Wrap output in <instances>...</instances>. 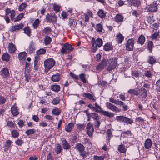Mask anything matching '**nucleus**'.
Instances as JSON below:
<instances>
[{
	"instance_id": "58",
	"label": "nucleus",
	"mask_w": 160,
	"mask_h": 160,
	"mask_svg": "<svg viewBox=\"0 0 160 160\" xmlns=\"http://www.w3.org/2000/svg\"><path fill=\"white\" fill-rule=\"evenodd\" d=\"M132 75L135 77H138L139 76L140 73L138 71H133L132 73Z\"/></svg>"
},
{
	"instance_id": "1",
	"label": "nucleus",
	"mask_w": 160,
	"mask_h": 160,
	"mask_svg": "<svg viewBox=\"0 0 160 160\" xmlns=\"http://www.w3.org/2000/svg\"><path fill=\"white\" fill-rule=\"evenodd\" d=\"M105 60V68L108 71H111L115 69L118 65L117 58H116Z\"/></svg>"
},
{
	"instance_id": "59",
	"label": "nucleus",
	"mask_w": 160,
	"mask_h": 160,
	"mask_svg": "<svg viewBox=\"0 0 160 160\" xmlns=\"http://www.w3.org/2000/svg\"><path fill=\"white\" fill-rule=\"evenodd\" d=\"M79 77L80 79L83 83H85L86 82L85 74L83 73L81 74L80 75Z\"/></svg>"
},
{
	"instance_id": "52",
	"label": "nucleus",
	"mask_w": 160,
	"mask_h": 160,
	"mask_svg": "<svg viewBox=\"0 0 160 160\" xmlns=\"http://www.w3.org/2000/svg\"><path fill=\"white\" fill-rule=\"evenodd\" d=\"M111 47L110 44L107 43L103 46V49L106 51H108L111 50Z\"/></svg>"
},
{
	"instance_id": "54",
	"label": "nucleus",
	"mask_w": 160,
	"mask_h": 160,
	"mask_svg": "<svg viewBox=\"0 0 160 160\" xmlns=\"http://www.w3.org/2000/svg\"><path fill=\"white\" fill-rule=\"evenodd\" d=\"M24 33L27 35L28 36H30V28L27 27L24 28Z\"/></svg>"
},
{
	"instance_id": "32",
	"label": "nucleus",
	"mask_w": 160,
	"mask_h": 160,
	"mask_svg": "<svg viewBox=\"0 0 160 160\" xmlns=\"http://www.w3.org/2000/svg\"><path fill=\"white\" fill-rule=\"evenodd\" d=\"M11 141L10 140L6 141L5 144L4 145L5 151L8 150L9 148L11 146Z\"/></svg>"
},
{
	"instance_id": "10",
	"label": "nucleus",
	"mask_w": 160,
	"mask_h": 160,
	"mask_svg": "<svg viewBox=\"0 0 160 160\" xmlns=\"http://www.w3.org/2000/svg\"><path fill=\"white\" fill-rule=\"evenodd\" d=\"M28 49L30 53H33L35 52V44L33 41H31L30 42Z\"/></svg>"
},
{
	"instance_id": "26",
	"label": "nucleus",
	"mask_w": 160,
	"mask_h": 160,
	"mask_svg": "<svg viewBox=\"0 0 160 160\" xmlns=\"http://www.w3.org/2000/svg\"><path fill=\"white\" fill-rule=\"evenodd\" d=\"M139 94L141 95L142 98H145L147 95V90L144 88H141L140 92H139Z\"/></svg>"
},
{
	"instance_id": "35",
	"label": "nucleus",
	"mask_w": 160,
	"mask_h": 160,
	"mask_svg": "<svg viewBox=\"0 0 160 160\" xmlns=\"http://www.w3.org/2000/svg\"><path fill=\"white\" fill-rule=\"evenodd\" d=\"M118 151L123 153H125L126 151V148L125 146L122 145H120L118 147Z\"/></svg>"
},
{
	"instance_id": "43",
	"label": "nucleus",
	"mask_w": 160,
	"mask_h": 160,
	"mask_svg": "<svg viewBox=\"0 0 160 160\" xmlns=\"http://www.w3.org/2000/svg\"><path fill=\"white\" fill-rule=\"evenodd\" d=\"M27 5L25 3H23L20 5L18 8V10L19 11H22L27 7Z\"/></svg>"
},
{
	"instance_id": "17",
	"label": "nucleus",
	"mask_w": 160,
	"mask_h": 160,
	"mask_svg": "<svg viewBox=\"0 0 160 160\" xmlns=\"http://www.w3.org/2000/svg\"><path fill=\"white\" fill-rule=\"evenodd\" d=\"M75 148L80 152H82L85 149V148L82 144L79 143L76 144L75 147Z\"/></svg>"
},
{
	"instance_id": "5",
	"label": "nucleus",
	"mask_w": 160,
	"mask_h": 160,
	"mask_svg": "<svg viewBox=\"0 0 160 160\" xmlns=\"http://www.w3.org/2000/svg\"><path fill=\"white\" fill-rule=\"evenodd\" d=\"M105 104L108 109L114 112H119L121 111L120 109L109 102H106Z\"/></svg>"
},
{
	"instance_id": "30",
	"label": "nucleus",
	"mask_w": 160,
	"mask_h": 160,
	"mask_svg": "<svg viewBox=\"0 0 160 160\" xmlns=\"http://www.w3.org/2000/svg\"><path fill=\"white\" fill-rule=\"evenodd\" d=\"M52 81L54 82H58L60 80V75L59 74L53 75L51 78Z\"/></svg>"
},
{
	"instance_id": "36",
	"label": "nucleus",
	"mask_w": 160,
	"mask_h": 160,
	"mask_svg": "<svg viewBox=\"0 0 160 160\" xmlns=\"http://www.w3.org/2000/svg\"><path fill=\"white\" fill-rule=\"evenodd\" d=\"M10 59V56L8 53H4L2 56V59L6 62H8Z\"/></svg>"
},
{
	"instance_id": "62",
	"label": "nucleus",
	"mask_w": 160,
	"mask_h": 160,
	"mask_svg": "<svg viewBox=\"0 0 160 160\" xmlns=\"http://www.w3.org/2000/svg\"><path fill=\"white\" fill-rule=\"evenodd\" d=\"M153 46V42L151 41H150L148 42V47L150 52H151Z\"/></svg>"
},
{
	"instance_id": "37",
	"label": "nucleus",
	"mask_w": 160,
	"mask_h": 160,
	"mask_svg": "<svg viewBox=\"0 0 160 160\" xmlns=\"http://www.w3.org/2000/svg\"><path fill=\"white\" fill-rule=\"evenodd\" d=\"M144 75L147 77L150 78L152 77V72L150 70L145 71L144 72Z\"/></svg>"
},
{
	"instance_id": "4",
	"label": "nucleus",
	"mask_w": 160,
	"mask_h": 160,
	"mask_svg": "<svg viewBox=\"0 0 160 160\" xmlns=\"http://www.w3.org/2000/svg\"><path fill=\"white\" fill-rule=\"evenodd\" d=\"M92 110L93 111L97 112H100L104 116H107L109 118L113 117L114 116V114L112 112L104 111L102 109H99V110L95 107L93 108Z\"/></svg>"
},
{
	"instance_id": "11",
	"label": "nucleus",
	"mask_w": 160,
	"mask_h": 160,
	"mask_svg": "<svg viewBox=\"0 0 160 160\" xmlns=\"http://www.w3.org/2000/svg\"><path fill=\"white\" fill-rule=\"evenodd\" d=\"M144 144L145 148L146 149H149L152 146V142L150 139L148 138L145 141Z\"/></svg>"
},
{
	"instance_id": "14",
	"label": "nucleus",
	"mask_w": 160,
	"mask_h": 160,
	"mask_svg": "<svg viewBox=\"0 0 160 160\" xmlns=\"http://www.w3.org/2000/svg\"><path fill=\"white\" fill-rule=\"evenodd\" d=\"M8 49L9 52L11 53H14L16 50L15 45L12 43H9L8 47Z\"/></svg>"
},
{
	"instance_id": "56",
	"label": "nucleus",
	"mask_w": 160,
	"mask_h": 160,
	"mask_svg": "<svg viewBox=\"0 0 160 160\" xmlns=\"http://www.w3.org/2000/svg\"><path fill=\"white\" fill-rule=\"evenodd\" d=\"M97 45L98 47L100 48L102 45V41L101 39L98 38L96 40Z\"/></svg>"
},
{
	"instance_id": "20",
	"label": "nucleus",
	"mask_w": 160,
	"mask_h": 160,
	"mask_svg": "<svg viewBox=\"0 0 160 160\" xmlns=\"http://www.w3.org/2000/svg\"><path fill=\"white\" fill-rule=\"evenodd\" d=\"M99 17L102 19L104 18L106 16V12L102 9H99L98 12Z\"/></svg>"
},
{
	"instance_id": "48",
	"label": "nucleus",
	"mask_w": 160,
	"mask_h": 160,
	"mask_svg": "<svg viewBox=\"0 0 160 160\" xmlns=\"http://www.w3.org/2000/svg\"><path fill=\"white\" fill-rule=\"evenodd\" d=\"M24 14L21 13L19 14L14 19V22H17L21 20L23 17Z\"/></svg>"
},
{
	"instance_id": "33",
	"label": "nucleus",
	"mask_w": 160,
	"mask_h": 160,
	"mask_svg": "<svg viewBox=\"0 0 160 160\" xmlns=\"http://www.w3.org/2000/svg\"><path fill=\"white\" fill-rule=\"evenodd\" d=\"M61 111L59 108H55L53 109L52 110V112L53 114L55 115H59L60 112Z\"/></svg>"
},
{
	"instance_id": "12",
	"label": "nucleus",
	"mask_w": 160,
	"mask_h": 160,
	"mask_svg": "<svg viewBox=\"0 0 160 160\" xmlns=\"http://www.w3.org/2000/svg\"><path fill=\"white\" fill-rule=\"evenodd\" d=\"M23 27V24L22 23H21L19 24L11 27L10 31L11 32H13L16 30L21 29Z\"/></svg>"
},
{
	"instance_id": "39",
	"label": "nucleus",
	"mask_w": 160,
	"mask_h": 160,
	"mask_svg": "<svg viewBox=\"0 0 160 160\" xmlns=\"http://www.w3.org/2000/svg\"><path fill=\"white\" fill-rule=\"evenodd\" d=\"M91 116L95 120H99L100 119V117L98 114L96 113H91Z\"/></svg>"
},
{
	"instance_id": "45",
	"label": "nucleus",
	"mask_w": 160,
	"mask_h": 160,
	"mask_svg": "<svg viewBox=\"0 0 160 160\" xmlns=\"http://www.w3.org/2000/svg\"><path fill=\"white\" fill-rule=\"evenodd\" d=\"M125 117L122 116H117L116 117V119L118 122H123Z\"/></svg>"
},
{
	"instance_id": "23",
	"label": "nucleus",
	"mask_w": 160,
	"mask_h": 160,
	"mask_svg": "<svg viewBox=\"0 0 160 160\" xmlns=\"http://www.w3.org/2000/svg\"><path fill=\"white\" fill-rule=\"evenodd\" d=\"M145 40V37L142 34L139 37L137 41V43L141 45H143L144 43Z\"/></svg>"
},
{
	"instance_id": "55",
	"label": "nucleus",
	"mask_w": 160,
	"mask_h": 160,
	"mask_svg": "<svg viewBox=\"0 0 160 160\" xmlns=\"http://www.w3.org/2000/svg\"><path fill=\"white\" fill-rule=\"evenodd\" d=\"M12 135L13 138H17L19 136V133L16 130H13L12 131Z\"/></svg>"
},
{
	"instance_id": "40",
	"label": "nucleus",
	"mask_w": 160,
	"mask_h": 160,
	"mask_svg": "<svg viewBox=\"0 0 160 160\" xmlns=\"http://www.w3.org/2000/svg\"><path fill=\"white\" fill-rule=\"evenodd\" d=\"M106 135L107 139L109 140L110 138L112 136V131L110 129L107 130L106 132Z\"/></svg>"
},
{
	"instance_id": "41",
	"label": "nucleus",
	"mask_w": 160,
	"mask_h": 160,
	"mask_svg": "<svg viewBox=\"0 0 160 160\" xmlns=\"http://www.w3.org/2000/svg\"><path fill=\"white\" fill-rule=\"evenodd\" d=\"M40 21L38 19H36L34 21L33 24V27L35 29H36L40 23Z\"/></svg>"
},
{
	"instance_id": "57",
	"label": "nucleus",
	"mask_w": 160,
	"mask_h": 160,
	"mask_svg": "<svg viewBox=\"0 0 160 160\" xmlns=\"http://www.w3.org/2000/svg\"><path fill=\"white\" fill-rule=\"evenodd\" d=\"M146 20L150 24L152 23L154 21L153 16L148 17H147Z\"/></svg>"
},
{
	"instance_id": "3",
	"label": "nucleus",
	"mask_w": 160,
	"mask_h": 160,
	"mask_svg": "<svg viewBox=\"0 0 160 160\" xmlns=\"http://www.w3.org/2000/svg\"><path fill=\"white\" fill-rule=\"evenodd\" d=\"M73 49V48L70 44L66 43L62 45L61 52L63 54H66L71 52Z\"/></svg>"
},
{
	"instance_id": "34",
	"label": "nucleus",
	"mask_w": 160,
	"mask_h": 160,
	"mask_svg": "<svg viewBox=\"0 0 160 160\" xmlns=\"http://www.w3.org/2000/svg\"><path fill=\"white\" fill-rule=\"evenodd\" d=\"M156 58L153 56H149L148 59V62L150 64L154 63L156 62Z\"/></svg>"
},
{
	"instance_id": "9",
	"label": "nucleus",
	"mask_w": 160,
	"mask_h": 160,
	"mask_svg": "<svg viewBox=\"0 0 160 160\" xmlns=\"http://www.w3.org/2000/svg\"><path fill=\"white\" fill-rule=\"evenodd\" d=\"M87 129L88 135L89 137H91L92 134L94 129L92 125L90 123H88V124Z\"/></svg>"
},
{
	"instance_id": "60",
	"label": "nucleus",
	"mask_w": 160,
	"mask_h": 160,
	"mask_svg": "<svg viewBox=\"0 0 160 160\" xmlns=\"http://www.w3.org/2000/svg\"><path fill=\"white\" fill-rule=\"evenodd\" d=\"M46 52V50L43 49H40L37 51L38 55L41 54H44Z\"/></svg>"
},
{
	"instance_id": "16",
	"label": "nucleus",
	"mask_w": 160,
	"mask_h": 160,
	"mask_svg": "<svg viewBox=\"0 0 160 160\" xmlns=\"http://www.w3.org/2000/svg\"><path fill=\"white\" fill-rule=\"evenodd\" d=\"M27 54L25 52H21L18 54V58L21 62V61H24L27 57Z\"/></svg>"
},
{
	"instance_id": "64",
	"label": "nucleus",
	"mask_w": 160,
	"mask_h": 160,
	"mask_svg": "<svg viewBox=\"0 0 160 160\" xmlns=\"http://www.w3.org/2000/svg\"><path fill=\"white\" fill-rule=\"evenodd\" d=\"M94 160H103L104 157L102 156H94L93 157Z\"/></svg>"
},
{
	"instance_id": "51",
	"label": "nucleus",
	"mask_w": 160,
	"mask_h": 160,
	"mask_svg": "<svg viewBox=\"0 0 160 160\" xmlns=\"http://www.w3.org/2000/svg\"><path fill=\"white\" fill-rule=\"evenodd\" d=\"M35 132V130L34 129H28L25 132V133L27 135H29L33 134Z\"/></svg>"
},
{
	"instance_id": "8",
	"label": "nucleus",
	"mask_w": 160,
	"mask_h": 160,
	"mask_svg": "<svg viewBox=\"0 0 160 160\" xmlns=\"http://www.w3.org/2000/svg\"><path fill=\"white\" fill-rule=\"evenodd\" d=\"M158 4L156 3H153L148 6L147 7L148 10L151 12H156L157 10Z\"/></svg>"
},
{
	"instance_id": "53",
	"label": "nucleus",
	"mask_w": 160,
	"mask_h": 160,
	"mask_svg": "<svg viewBox=\"0 0 160 160\" xmlns=\"http://www.w3.org/2000/svg\"><path fill=\"white\" fill-rule=\"evenodd\" d=\"M60 101V100L57 97L53 99L52 102V103L53 105H56L58 104Z\"/></svg>"
},
{
	"instance_id": "29",
	"label": "nucleus",
	"mask_w": 160,
	"mask_h": 160,
	"mask_svg": "<svg viewBox=\"0 0 160 160\" xmlns=\"http://www.w3.org/2000/svg\"><path fill=\"white\" fill-rule=\"evenodd\" d=\"M105 59L103 60L96 67L97 69L98 70H102L105 67Z\"/></svg>"
},
{
	"instance_id": "49",
	"label": "nucleus",
	"mask_w": 160,
	"mask_h": 160,
	"mask_svg": "<svg viewBox=\"0 0 160 160\" xmlns=\"http://www.w3.org/2000/svg\"><path fill=\"white\" fill-rule=\"evenodd\" d=\"M53 9L56 12H58L60 11L61 8L60 6L55 3L53 4Z\"/></svg>"
},
{
	"instance_id": "18",
	"label": "nucleus",
	"mask_w": 160,
	"mask_h": 160,
	"mask_svg": "<svg viewBox=\"0 0 160 160\" xmlns=\"http://www.w3.org/2000/svg\"><path fill=\"white\" fill-rule=\"evenodd\" d=\"M1 75L2 76L5 77H7L9 76V73L8 70L7 68H3L1 71Z\"/></svg>"
},
{
	"instance_id": "15",
	"label": "nucleus",
	"mask_w": 160,
	"mask_h": 160,
	"mask_svg": "<svg viewBox=\"0 0 160 160\" xmlns=\"http://www.w3.org/2000/svg\"><path fill=\"white\" fill-rule=\"evenodd\" d=\"M82 143L86 145L88 148H90L92 146V144L89 140L86 138H84L82 140Z\"/></svg>"
},
{
	"instance_id": "63",
	"label": "nucleus",
	"mask_w": 160,
	"mask_h": 160,
	"mask_svg": "<svg viewBox=\"0 0 160 160\" xmlns=\"http://www.w3.org/2000/svg\"><path fill=\"white\" fill-rule=\"evenodd\" d=\"M15 11L13 10H12V12L10 13V18L12 20H14L15 18H14L15 16Z\"/></svg>"
},
{
	"instance_id": "47",
	"label": "nucleus",
	"mask_w": 160,
	"mask_h": 160,
	"mask_svg": "<svg viewBox=\"0 0 160 160\" xmlns=\"http://www.w3.org/2000/svg\"><path fill=\"white\" fill-rule=\"evenodd\" d=\"M51 29L50 27H46L43 30V32L46 34H48L51 33Z\"/></svg>"
},
{
	"instance_id": "24",
	"label": "nucleus",
	"mask_w": 160,
	"mask_h": 160,
	"mask_svg": "<svg viewBox=\"0 0 160 160\" xmlns=\"http://www.w3.org/2000/svg\"><path fill=\"white\" fill-rule=\"evenodd\" d=\"M82 95L84 97L87 98L93 101L95 100L93 96L91 94L88 93L84 92L83 93Z\"/></svg>"
},
{
	"instance_id": "50",
	"label": "nucleus",
	"mask_w": 160,
	"mask_h": 160,
	"mask_svg": "<svg viewBox=\"0 0 160 160\" xmlns=\"http://www.w3.org/2000/svg\"><path fill=\"white\" fill-rule=\"evenodd\" d=\"M51 38L49 37H46L44 39L45 44L46 45L49 44L51 42Z\"/></svg>"
},
{
	"instance_id": "25",
	"label": "nucleus",
	"mask_w": 160,
	"mask_h": 160,
	"mask_svg": "<svg viewBox=\"0 0 160 160\" xmlns=\"http://www.w3.org/2000/svg\"><path fill=\"white\" fill-rule=\"evenodd\" d=\"M123 17L120 14H117L116 15L115 17V20L117 22H120L123 21Z\"/></svg>"
},
{
	"instance_id": "13",
	"label": "nucleus",
	"mask_w": 160,
	"mask_h": 160,
	"mask_svg": "<svg viewBox=\"0 0 160 160\" xmlns=\"http://www.w3.org/2000/svg\"><path fill=\"white\" fill-rule=\"evenodd\" d=\"M62 143V144L63 148L65 149H68L70 148V144L66 141V140L62 138L61 139Z\"/></svg>"
},
{
	"instance_id": "7",
	"label": "nucleus",
	"mask_w": 160,
	"mask_h": 160,
	"mask_svg": "<svg viewBox=\"0 0 160 160\" xmlns=\"http://www.w3.org/2000/svg\"><path fill=\"white\" fill-rule=\"evenodd\" d=\"M57 19V17L55 15H50L48 14L46 15V21L48 22L55 23L56 22Z\"/></svg>"
},
{
	"instance_id": "44",
	"label": "nucleus",
	"mask_w": 160,
	"mask_h": 160,
	"mask_svg": "<svg viewBox=\"0 0 160 160\" xmlns=\"http://www.w3.org/2000/svg\"><path fill=\"white\" fill-rule=\"evenodd\" d=\"M96 30L99 32H102V28L101 24H97L96 27Z\"/></svg>"
},
{
	"instance_id": "28",
	"label": "nucleus",
	"mask_w": 160,
	"mask_h": 160,
	"mask_svg": "<svg viewBox=\"0 0 160 160\" xmlns=\"http://www.w3.org/2000/svg\"><path fill=\"white\" fill-rule=\"evenodd\" d=\"M128 93L130 94H133L137 96L139 94L138 89L137 88L130 89L128 91Z\"/></svg>"
},
{
	"instance_id": "42",
	"label": "nucleus",
	"mask_w": 160,
	"mask_h": 160,
	"mask_svg": "<svg viewBox=\"0 0 160 160\" xmlns=\"http://www.w3.org/2000/svg\"><path fill=\"white\" fill-rule=\"evenodd\" d=\"M62 150V148L61 146L59 144H57L56 145V148L55 149V151L57 153H59Z\"/></svg>"
},
{
	"instance_id": "27",
	"label": "nucleus",
	"mask_w": 160,
	"mask_h": 160,
	"mask_svg": "<svg viewBox=\"0 0 160 160\" xmlns=\"http://www.w3.org/2000/svg\"><path fill=\"white\" fill-rule=\"evenodd\" d=\"M92 48L93 52H95L97 50V44L95 39L92 38L91 41Z\"/></svg>"
},
{
	"instance_id": "21",
	"label": "nucleus",
	"mask_w": 160,
	"mask_h": 160,
	"mask_svg": "<svg viewBox=\"0 0 160 160\" xmlns=\"http://www.w3.org/2000/svg\"><path fill=\"white\" fill-rule=\"evenodd\" d=\"M11 111L12 114L14 116H16L18 115L19 112L17 107L13 106L11 108Z\"/></svg>"
},
{
	"instance_id": "22",
	"label": "nucleus",
	"mask_w": 160,
	"mask_h": 160,
	"mask_svg": "<svg viewBox=\"0 0 160 160\" xmlns=\"http://www.w3.org/2000/svg\"><path fill=\"white\" fill-rule=\"evenodd\" d=\"M116 37V40L119 43H121L124 40V37L120 33L117 35Z\"/></svg>"
},
{
	"instance_id": "2",
	"label": "nucleus",
	"mask_w": 160,
	"mask_h": 160,
	"mask_svg": "<svg viewBox=\"0 0 160 160\" xmlns=\"http://www.w3.org/2000/svg\"><path fill=\"white\" fill-rule=\"evenodd\" d=\"M55 61L51 58L45 60L44 62V66L45 68V71L48 72L55 65Z\"/></svg>"
},
{
	"instance_id": "19",
	"label": "nucleus",
	"mask_w": 160,
	"mask_h": 160,
	"mask_svg": "<svg viewBox=\"0 0 160 160\" xmlns=\"http://www.w3.org/2000/svg\"><path fill=\"white\" fill-rule=\"evenodd\" d=\"M74 124L73 123H69L66 126L65 128V130L68 132H70L73 127Z\"/></svg>"
},
{
	"instance_id": "31",
	"label": "nucleus",
	"mask_w": 160,
	"mask_h": 160,
	"mask_svg": "<svg viewBox=\"0 0 160 160\" xmlns=\"http://www.w3.org/2000/svg\"><path fill=\"white\" fill-rule=\"evenodd\" d=\"M51 89L52 91L57 92L60 91V88L59 85H53L51 86Z\"/></svg>"
},
{
	"instance_id": "6",
	"label": "nucleus",
	"mask_w": 160,
	"mask_h": 160,
	"mask_svg": "<svg viewBox=\"0 0 160 160\" xmlns=\"http://www.w3.org/2000/svg\"><path fill=\"white\" fill-rule=\"evenodd\" d=\"M134 43V40L133 39H129L127 42L125 46L126 49L128 51L132 50Z\"/></svg>"
},
{
	"instance_id": "38",
	"label": "nucleus",
	"mask_w": 160,
	"mask_h": 160,
	"mask_svg": "<svg viewBox=\"0 0 160 160\" xmlns=\"http://www.w3.org/2000/svg\"><path fill=\"white\" fill-rule=\"evenodd\" d=\"M24 74L25 81L29 82L30 80V75L28 72V70H25Z\"/></svg>"
},
{
	"instance_id": "61",
	"label": "nucleus",
	"mask_w": 160,
	"mask_h": 160,
	"mask_svg": "<svg viewBox=\"0 0 160 160\" xmlns=\"http://www.w3.org/2000/svg\"><path fill=\"white\" fill-rule=\"evenodd\" d=\"M155 85L157 90L160 92V79L156 82Z\"/></svg>"
},
{
	"instance_id": "46",
	"label": "nucleus",
	"mask_w": 160,
	"mask_h": 160,
	"mask_svg": "<svg viewBox=\"0 0 160 160\" xmlns=\"http://www.w3.org/2000/svg\"><path fill=\"white\" fill-rule=\"evenodd\" d=\"M123 122L126 123L127 124H131L133 122V120L131 118H128L125 117Z\"/></svg>"
}]
</instances>
